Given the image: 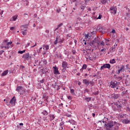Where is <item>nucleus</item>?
I'll use <instances>...</instances> for the list:
<instances>
[{
  "label": "nucleus",
  "instance_id": "nucleus-38",
  "mask_svg": "<svg viewBox=\"0 0 130 130\" xmlns=\"http://www.w3.org/2000/svg\"><path fill=\"white\" fill-rule=\"evenodd\" d=\"M62 40H61V39H58V43H62Z\"/></svg>",
  "mask_w": 130,
  "mask_h": 130
},
{
  "label": "nucleus",
  "instance_id": "nucleus-11",
  "mask_svg": "<svg viewBox=\"0 0 130 130\" xmlns=\"http://www.w3.org/2000/svg\"><path fill=\"white\" fill-rule=\"evenodd\" d=\"M84 36H85V39L86 40H89L91 39V34L87 33V34H84Z\"/></svg>",
  "mask_w": 130,
  "mask_h": 130
},
{
  "label": "nucleus",
  "instance_id": "nucleus-3",
  "mask_svg": "<svg viewBox=\"0 0 130 130\" xmlns=\"http://www.w3.org/2000/svg\"><path fill=\"white\" fill-rule=\"evenodd\" d=\"M110 87H111V88H113L114 89H115V90H118V87H117V82H111L110 83Z\"/></svg>",
  "mask_w": 130,
  "mask_h": 130
},
{
  "label": "nucleus",
  "instance_id": "nucleus-19",
  "mask_svg": "<svg viewBox=\"0 0 130 130\" xmlns=\"http://www.w3.org/2000/svg\"><path fill=\"white\" fill-rule=\"evenodd\" d=\"M9 73V70H6L2 74V77H5V76H7Z\"/></svg>",
  "mask_w": 130,
  "mask_h": 130
},
{
  "label": "nucleus",
  "instance_id": "nucleus-2",
  "mask_svg": "<svg viewBox=\"0 0 130 130\" xmlns=\"http://www.w3.org/2000/svg\"><path fill=\"white\" fill-rule=\"evenodd\" d=\"M16 91L20 93L21 95V94H24V93H25L26 89H25L23 86H17Z\"/></svg>",
  "mask_w": 130,
  "mask_h": 130
},
{
  "label": "nucleus",
  "instance_id": "nucleus-10",
  "mask_svg": "<svg viewBox=\"0 0 130 130\" xmlns=\"http://www.w3.org/2000/svg\"><path fill=\"white\" fill-rule=\"evenodd\" d=\"M53 69L54 74L55 75H59V72H58V69L57 68V67H56V66L53 67Z\"/></svg>",
  "mask_w": 130,
  "mask_h": 130
},
{
  "label": "nucleus",
  "instance_id": "nucleus-31",
  "mask_svg": "<svg viewBox=\"0 0 130 130\" xmlns=\"http://www.w3.org/2000/svg\"><path fill=\"white\" fill-rule=\"evenodd\" d=\"M110 63H115V59H113L110 60Z\"/></svg>",
  "mask_w": 130,
  "mask_h": 130
},
{
  "label": "nucleus",
  "instance_id": "nucleus-8",
  "mask_svg": "<svg viewBox=\"0 0 130 130\" xmlns=\"http://www.w3.org/2000/svg\"><path fill=\"white\" fill-rule=\"evenodd\" d=\"M10 104H11L12 106H15V104L16 103V99H15V96H14L9 102Z\"/></svg>",
  "mask_w": 130,
  "mask_h": 130
},
{
  "label": "nucleus",
  "instance_id": "nucleus-61",
  "mask_svg": "<svg viewBox=\"0 0 130 130\" xmlns=\"http://www.w3.org/2000/svg\"><path fill=\"white\" fill-rule=\"evenodd\" d=\"M120 117L121 118H123V115H121L120 116Z\"/></svg>",
  "mask_w": 130,
  "mask_h": 130
},
{
  "label": "nucleus",
  "instance_id": "nucleus-43",
  "mask_svg": "<svg viewBox=\"0 0 130 130\" xmlns=\"http://www.w3.org/2000/svg\"><path fill=\"white\" fill-rule=\"evenodd\" d=\"M61 26H62V23H60L59 24H58L57 27L58 28H59V27H61Z\"/></svg>",
  "mask_w": 130,
  "mask_h": 130
},
{
  "label": "nucleus",
  "instance_id": "nucleus-53",
  "mask_svg": "<svg viewBox=\"0 0 130 130\" xmlns=\"http://www.w3.org/2000/svg\"><path fill=\"white\" fill-rule=\"evenodd\" d=\"M44 121H47V119L46 118H43Z\"/></svg>",
  "mask_w": 130,
  "mask_h": 130
},
{
  "label": "nucleus",
  "instance_id": "nucleus-60",
  "mask_svg": "<svg viewBox=\"0 0 130 130\" xmlns=\"http://www.w3.org/2000/svg\"><path fill=\"white\" fill-rule=\"evenodd\" d=\"M4 14V11H2L1 13H0V15H3Z\"/></svg>",
  "mask_w": 130,
  "mask_h": 130
},
{
  "label": "nucleus",
  "instance_id": "nucleus-22",
  "mask_svg": "<svg viewBox=\"0 0 130 130\" xmlns=\"http://www.w3.org/2000/svg\"><path fill=\"white\" fill-rule=\"evenodd\" d=\"M87 69V65L86 64H83L82 66V68L81 69H80V72L81 73H83V70H86Z\"/></svg>",
  "mask_w": 130,
  "mask_h": 130
},
{
  "label": "nucleus",
  "instance_id": "nucleus-36",
  "mask_svg": "<svg viewBox=\"0 0 130 130\" xmlns=\"http://www.w3.org/2000/svg\"><path fill=\"white\" fill-rule=\"evenodd\" d=\"M30 43H27V44L25 45V48H27L30 46Z\"/></svg>",
  "mask_w": 130,
  "mask_h": 130
},
{
  "label": "nucleus",
  "instance_id": "nucleus-29",
  "mask_svg": "<svg viewBox=\"0 0 130 130\" xmlns=\"http://www.w3.org/2000/svg\"><path fill=\"white\" fill-rule=\"evenodd\" d=\"M25 51H26V50H24L23 51H19L18 52V53H20V54H23V53H25Z\"/></svg>",
  "mask_w": 130,
  "mask_h": 130
},
{
  "label": "nucleus",
  "instance_id": "nucleus-42",
  "mask_svg": "<svg viewBox=\"0 0 130 130\" xmlns=\"http://www.w3.org/2000/svg\"><path fill=\"white\" fill-rule=\"evenodd\" d=\"M119 42V40L118 39H116V42L115 43L116 46H117V44L116 43H118Z\"/></svg>",
  "mask_w": 130,
  "mask_h": 130
},
{
  "label": "nucleus",
  "instance_id": "nucleus-21",
  "mask_svg": "<svg viewBox=\"0 0 130 130\" xmlns=\"http://www.w3.org/2000/svg\"><path fill=\"white\" fill-rule=\"evenodd\" d=\"M105 43L106 45H110V40H107V39H105Z\"/></svg>",
  "mask_w": 130,
  "mask_h": 130
},
{
  "label": "nucleus",
  "instance_id": "nucleus-50",
  "mask_svg": "<svg viewBox=\"0 0 130 130\" xmlns=\"http://www.w3.org/2000/svg\"><path fill=\"white\" fill-rule=\"evenodd\" d=\"M20 69H25V67H24V66H20Z\"/></svg>",
  "mask_w": 130,
  "mask_h": 130
},
{
  "label": "nucleus",
  "instance_id": "nucleus-16",
  "mask_svg": "<svg viewBox=\"0 0 130 130\" xmlns=\"http://www.w3.org/2000/svg\"><path fill=\"white\" fill-rule=\"evenodd\" d=\"M83 84H85V85H86L87 86H89V84H90V82L87 79H83Z\"/></svg>",
  "mask_w": 130,
  "mask_h": 130
},
{
  "label": "nucleus",
  "instance_id": "nucleus-40",
  "mask_svg": "<svg viewBox=\"0 0 130 130\" xmlns=\"http://www.w3.org/2000/svg\"><path fill=\"white\" fill-rule=\"evenodd\" d=\"M63 124H64V122H63V121H62L60 123V126H62V125H63Z\"/></svg>",
  "mask_w": 130,
  "mask_h": 130
},
{
  "label": "nucleus",
  "instance_id": "nucleus-54",
  "mask_svg": "<svg viewBox=\"0 0 130 130\" xmlns=\"http://www.w3.org/2000/svg\"><path fill=\"white\" fill-rule=\"evenodd\" d=\"M106 50V49H101V51H105Z\"/></svg>",
  "mask_w": 130,
  "mask_h": 130
},
{
  "label": "nucleus",
  "instance_id": "nucleus-56",
  "mask_svg": "<svg viewBox=\"0 0 130 130\" xmlns=\"http://www.w3.org/2000/svg\"><path fill=\"white\" fill-rule=\"evenodd\" d=\"M87 11H89V12H91V8H87Z\"/></svg>",
  "mask_w": 130,
  "mask_h": 130
},
{
  "label": "nucleus",
  "instance_id": "nucleus-27",
  "mask_svg": "<svg viewBox=\"0 0 130 130\" xmlns=\"http://www.w3.org/2000/svg\"><path fill=\"white\" fill-rule=\"evenodd\" d=\"M100 45H103V46H105V42H104L103 41H102L101 42H100Z\"/></svg>",
  "mask_w": 130,
  "mask_h": 130
},
{
  "label": "nucleus",
  "instance_id": "nucleus-44",
  "mask_svg": "<svg viewBox=\"0 0 130 130\" xmlns=\"http://www.w3.org/2000/svg\"><path fill=\"white\" fill-rule=\"evenodd\" d=\"M101 18H102V15H100L99 16V17L97 18V19H101Z\"/></svg>",
  "mask_w": 130,
  "mask_h": 130
},
{
  "label": "nucleus",
  "instance_id": "nucleus-57",
  "mask_svg": "<svg viewBox=\"0 0 130 130\" xmlns=\"http://www.w3.org/2000/svg\"><path fill=\"white\" fill-rule=\"evenodd\" d=\"M45 32H46L47 34H48V33H49V30H45Z\"/></svg>",
  "mask_w": 130,
  "mask_h": 130
},
{
  "label": "nucleus",
  "instance_id": "nucleus-59",
  "mask_svg": "<svg viewBox=\"0 0 130 130\" xmlns=\"http://www.w3.org/2000/svg\"><path fill=\"white\" fill-rule=\"evenodd\" d=\"M91 33L92 34H95V33H96V30L92 31Z\"/></svg>",
  "mask_w": 130,
  "mask_h": 130
},
{
  "label": "nucleus",
  "instance_id": "nucleus-13",
  "mask_svg": "<svg viewBox=\"0 0 130 130\" xmlns=\"http://www.w3.org/2000/svg\"><path fill=\"white\" fill-rule=\"evenodd\" d=\"M68 67V63L66 61H63L62 63V68L63 70H66Z\"/></svg>",
  "mask_w": 130,
  "mask_h": 130
},
{
  "label": "nucleus",
  "instance_id": "nucleus-62",
  "mask_svg": "<svg viewBox=\"0 0 130 130\" xmlns=\"http://www.w3.org/2000/svg\"><path fill=\"white\" fill-rule=\"evenodd\" d=\"M60 128H61V130H64L63 129V127H62V126H60Z\"/></svg>",
  "mask_w": 130,
  "mask_h": 130
},
{
  "label": "nucleus",
  "instance_id": "nucleus-14",
  "mask_svg": "<svg viewBox=\"0 0 130 130\" xmlns=\"http://www.w3.org/2000/svg\"><path fill=\"white\" fill-rule=\"evenodd\" d=\"M121 72H124V66L122 65L121 66L120 69L118 71L117 74H120Z\"/></svg>",
  "mask_w": 130,
  "mask_h": 130
},
{
  "label": "nucleus",
  "instance_id": "nucleus-4",
  "mask_svg": "<svg viewBox=\"0 0 130 130\" xmlns=\"http://www.w3.org/2000/svg\"><path fill=\"white\" fill-rule=\"evenodd\" d=\"M113 125H114V123H113V121H111L108 123H106L105 124V127L111 128Z\"/></svg>",
  "mask_w": 130,
  "mask_h": 130
},
{
  "label": "nucleus",
  "instance_id": "nucleus-45",
  "mask_svg": "<svg viewBox=\"0 0 130 130\" xmlns=\"http://www.w3.org/2000/svg\"><path fill=\"white\" fill-rule=\"evenodd\" d=\"M5 52V51H4V50H1V51H0V54L1 55H2L3 53H4Z\"/></svg>",
  "mask_w": 130,
  "mask_h": 130
},
{
  "label": "nucleus",
  "instance_id": "nucleus-52",
  "mask_svg": "<svg viewBox=\"0 0 130 130\" xmlns=\"http://www.w3.org/2000/svg\"><path fill=\"white\" fill-rule=\"evenodd\" d=\"M36 45H37V43H35V45H34V46H32L31 47V48H33V47H35V46H36Z\"/></svg>",
  "mask_w": 130,
  "mask_h": 130
},
{
  "label": "nucleus",
  "instance_id": "nucleus-33",
  "mask_svg": "<svg viewBox=\"0 0 130 130\" xmlns=\"http://www.w3.org/2000/svg\"><path fill=\"white\" fill-rule=\"evenodd\" d=\"M17 16H14L12 17L13 19V21H15L16 20H17Z\"/></svg>",
  "mask_w": 130,
  "mask_h": 130
},
{
  "label": "nucleus",
  "instance_id": "nucleus-39",
  "mask_svg": "<svg viewBox=\"0 0 130 130\" xmlns=\"http://www.w3.org/2000/svg\"><path fill=\"white\" fill-rule=\"evenodd\" d=\"M71 94H75V90L73 89H71Z\"/></svg>",
  "mask_w": 130,
  "mask_h": 130
},
{
  "label": "nucleus",
  "instance_id": "nucleus-64",
  "mask_svg": "<svg viewBox=\"0 0 130 130\" xmlns=\"http://www.w3.org/2000/svg\"><path fill=\"white\" fill-rule=\"evenodd\" d=\"M81 84V82H78V84L79 86H80Z\"/></svg>",
  "mask_w": 130,
  "mask_h": 130
},
{
  "label": "nucleus",
  "instance_id": "nucleus-20",
  "mask_svg": "<svg viewBox=\"0 0 130 130\" xmlns=\"http://www.w3.org/2000/svg\"><path fill=\"white\" fill-rule=\"evenodd\" d=\"M42 46L43 47V49H44V48H46V51H48V49H49V46L48 45H43Z\"/></svg>",
  "mask_w": 130,
  "mask_h": 130
},
{
  "label": "nucleus",
  "instance_id": "nucleus-5",
  "mask_svg": "<svg viewBox=\"0 0 130 130\" xmlns=\"http://www.w3.org/2000/svg\"><path fill=\"white\" fill-rule=\"evenodd\" d=\"M22 58L24 60H28L30 59V58H31V56H30V54H29V53H27L23 55Z\"/></svg>",
  "mask_w": 130,
  "mask_h": 130
},
{
  "label": "nucleus",
  "instance_id": "nucleus-6",
  "mask_svg": "<svg viewBox=\"0 0 130 130\" xmlns=\"http://www.w3.org/2000/svg\"><path fill=\"white\" fill-rule=\"evenodd\" d=\"M121 96L123 97V98H128V91L127 90L123 91L121 93Z\"/></svg>",
  "mask_w": 130,
  "mask_h": 130
},
{
  "label": "nucleus",
  "instance_id": "nucleus-28",
  "mask_svg": "<svg viewBox=\"0 0 130 130\" xmlns=\"http://www.w3.org/2000/svg\"><path fill=\"white\" fill-rule=\"evenodd\" d=\"M42 113L44 115H47L48 114V113L47 112V111L46 110L44 111L43 112H42Z\"/></svg>",
  "mask_w": 130,
  "mask_h": 130
},
{
  "label": "nucleus",
  "instance_id": "nucleus-63",
  "mask_svg": "<svg viewBox=\"0 0 130 130\" xmlns=\"http://www.w3.org/2000/svg\"><path fill=\"white\" fill-rule=\"evenodd\" d=\"M19 125L23 126V125H24V124L23 123H19Z\"/></svg>",
  "mask_w": 130,
  "mask_h": 130
},
{
  "label": "nucleus",
  "instance_id": "nucleus-34",
  "mask_svg": "<svg viewBox=\"0 0 130 130\" xmlns=\"http://www.w3.org/2000/svg\"><path fill=\"white\" fill-rule=\"evenodd\" d=\"M12 43H13V42H8L7 43V46H10V45H11Z\"/></svg>",
  "mask_w": 130,
  "mask_h": 130
},
{
  "label": "nucleus",
  "instance_id": "nucleus-48",
  "mask_svg": "<svg viewBox=\"0 0 130 130\" xmlns=\"http://www.w3.org/2000/svg\"><path fill=\"white\" fill-rule=\"evenodd\" d=\"M14 29H15V27H10V30H11V31H13V30H14Z\"/></svg>",
  "mask_w": 130,
  "mask_h": 130
},
{
  "label": "nucleus",
  "instance_id": "nucleus-58",
  "mask_svg": "<svg viewBox=\"0 0 130 130\" xmlns=\"http://www.w3.org/2000/svg\"><path fill=\"white\" fill-rule=\"evenodd\" d=\"M58 28H59V27H58V26H57V27L54 30V31H56V30H58Z\"/></svg>",
  "mask_w": 130,
  "mask_h": 130
},
{
  "label": "nucleus",
  "instance_id": "nucleus-1",
  "mask_svg": "<svg viewBox=\"0 0 130 130\" xmlns=\"http://www.w3.org/2000/svg\"><path fill=\"white\" fill-rule=\"evenodd\" d=\"M99 45H100L99 38H95L91 42L88 44L87 46H88V48L87 49H88V50H91V47L92 48H96V47H99Z\"/></svg>",
  "mask_w": 130,
  "mask_h": 130
},
{
  "label": "nucleus",
  "instance_id": "nucleus-35",
  "mask_svg": "<svg viewBox=\"0 0 130 130\" xmlns=\"http://www.w3.org/2000/svg\"><path fill=\"white\" fill-rule=\"evenodd\" d=\"M21 33H22V35H23L24 36H25V35H27V32L25 31H22L21 32Z\"/></svg>",
  "mask_w": 130,
  "mask_h": 130
},
{
  "label": "nucleus",
  "instance_id": "nucleus-18",
  "mask_svg": "<svg viewBox=\"0 0 130 130\" xmlns=\"http://www.w3.org/2000/svg\"><path fill=\"white\" fill-rule=\"evenodd\" d=\"M66 122H70L71 123V124H72L73 125L76 124V121H75V120L71 119V120H69L67 121H66Z\"/></svg>",
  "mask_w": 130,
  "mask_h": 130
},
{
  "label": "nucleus",
  "instance_id": "nucleus-7",
  "mask_svg": "<svg viewBox=\"0 0 130 130\" xmlns=\"http://www.w3.org/2000/svg\"><path fill=\"white\" fill-rule=\"evenodd\" d=\"M110 64H104L103 66H101V70H104V69H110Z\"/></svg>",
  "mask_w": 130,
  "mask_h": 130
},
{
  "label": "nucleus",
  "instance_id": "nucleus-12",
  "mask_svg": "<svg viewBox=\"0 0 130 130\" xmlns=\"http://www.w3.org/2000/svg\"><path fill=\"white\" fill-rule=\"evenodd\" d=\"M110 11H112L111 13H114V14H116V11H117V9L115 7H112L110 8Z\"/></svg>",
  "mask_w": 130,
  "mask_h": 130
},
{
  "label": "nucleus",
  "instance_id": "nucleus-47",
  "mask_svg": "<svg viewBox=\"0 0 130 130\" xmlns=\"http://www.w3.org/2000/svg\"><path fill=\"white\" fill-rule=\"evenodd\" d=\"M98 94H99V92H98V91H96V92L93 93L94 95H98Z\"/></svg>",
  "mask_w": 130,
  "mask_h": 130
},
{
  "label": "nucleus",
  "instance_id": "nucleus-55",
  "mask_svg": "<svg viewBox=\"0 0 130 130\" xmlns=\"http://www.w3.org/2000/svg\"><path fill=\"white\" fill-rule=\"evenodd\" d=\"M111 33H115V30L113 29L112 30Z\"/></svg>",
  "mask_w": 130,
  "mask_h": 130
},
{
  "label": "nucleus",
  "instance_id": "nucleus-23",
  "mask_svg": "<svg viewBox=\"0 0 130 130\" xmlns=\"http://www.w3.org/2000/svg\"><path fill=\"white\" fill-rule=\"evenodd\" d=\"M91 99H92V98H85V100L86 101V102H90L91 101Z\"/></svg>",
  "mask_w": 130,
  "mask_h": 130
},
{
  "label": "nucleus",
  "instance_id": "nucleus-9",
  "mask_svg": "<svg viewBox=\"0 0 130 130\" xmlns=\"http://www.w3.org/2000/svg\"><path fill=\"white\" fill-rule=\"evenodd\" d=\"M86 9V6L83 5H81L79 8V10L81 11V13L79 14V15L81 16L82 15V12H84V10Z\"/></svg>",
  "mask_w": 130,
  "mask_h": 130
},
{
  "label": "nucleus",
  "instance_id": "nucleus-24",
  "mask_svg": "<svg viewBox=\"0 0 130 130\" xmlns=\"http://www.w3.org/2000/svg\"><path fill=\"white\" fill-rule=\"evenodd\" d=\"M21 30H23L24 32H26L27 31V28L25 26L22 25L21 26Z\"/></svg>",
  "mask_w": 130,
  "mask_h": 130
},
{
  "label": "nucleus",
  "instance_id": "nucleus-32",
  "mask_svg": "<svg viewBox=\"0 0 130 130\" xmlns=\"http://www.w3.org/2000/svg\"><path fill=\"white\" fill-rule=\"evenodd\" d=\"M2 48H5V49H9L10 48V46H2Z\"/></svg>",
  "mask_w": 130,
  "mask_h": 130
},
{
  "label": "nucleus",
  "instance_id": "nucleus-30",
  "mask_svg": "<svg viewBox=\"0 0 130 130\" xmlns=\"http://www.w3.org/2000/svg\"><path fill=\"white\" fill-rule=\"evenodd\" d=\"M57 42H58V38H56V40L54 42V44L56 45V44H57Z\"/></svg>",
  "mask_w": 130,
  "mask_h": 130
},
{
  "label": "nucleus",
  "instance_id": "nucleus-37",
  "mask_svg": "<svg viewBox=\"0 0 130 130\" xmlns=\"http://www.w3.org/2000/svg\"><path fill=\"white\" fill-rule=\"evenodd\" d=\"M6 103L7 105H8V106H10V102H9V100H7Z\"/></svg>",
  "mask_w": 130,
  "mask_h": 130
},
{
  "label": "nucleus",
  "instance_id": "nucleus-25",
  "mask_svg": "<svg viewBox=\"0 0 130 130\" xmlns=\"http://www.w3.org/2000/svg\"><path fill=\"white\" fill-rule=\"evenodd\" d=\"M116 45H114L113 46V47H112V52H114L115 51V48L116 47Z\"/></svg>",
  "mask_w": 130,
  "mask_h": 130
},
{
  "label": "nucleus",
  "instance_id": "nucleus-17",
  "mask_svg": "<svg viewBox=\"0 0 130 130\" xmlns=\"http://www.w3.org/2000/svg\"><path fill=\"white\" fill-rule=\"evenodd\" d=\"M122 122H123V123H124L125 124H127V123H129L130 121L129 120H128V119H124L122 121Z\"/></svg>",
  "mask_w": 130,
  "mask_h": 130
},
{
  "label": "nucleus",
  "instance_id": "nucleus-41",
  "mask_svg": "<svg viewBox=\"0 0 130 130\" xmlns=\"http://www.w3.org/2000/svg\"><path fill=\"white\" fill-rule=\"evenodd\" d=\"M118 109H120V108H122V106H121V105H119L118 106H117Z\"/></svg>",
  "mask_w": 130,
  "mask_h": 130
},
{
  "label": "nucleus",
  "instance_id": "nucleus-46",
  "mask_svg": "<svg viewBox=\"0 0 130 130\" xmlns=\"http://www.w3.org/2000/svg\"><path fill=\"white\" fill-rule=\"evenodd\" d=\"M68 99H69V100H72V96H68Z\"/></svg>",
  "mask_w": 130,
  "mask_h": 130
},
{
  "label": "nucleus",
  "instance_id": "nucleus-15",
  "mask_svg": "<svg viewBox=\"0 0 130 130\" xmlns=\"http://www.w3.org/2000/svg\"><path fill=\"white\" fill-rule=\"evenodd\" d=\"M119 97V94H112L111 95V98L112 99H117V98H118Z\"/></svg>",
  "mask_w": 130,
  "mask_h": 130
},
{
  "label": "nucleus",
  "instance_id": "nucleus-49",
  "mask_svg": "<svg viewBox=\"0 0 130 130\" xmlns=\"http://www.w3.org/2000/svg\"><path fill=\"white\" fill-rule=\"evenodd\" d=\"M44 79H42V80L40 81V83H44Z\"/></svg>",
  "mask_w": 130,
  "mask_h": 130
},
{
  "label": "nucleus",
  "instance_id": "nucleus-26",
  "mask_svg": "<svg viewBox=\"0 0 130 130\" xmlns=\"http://www.w3.org/2000/svg\"><path fill=\"white\" fill-rule=\"evenodd\" d=\"M55 117L53 115H50V120H53V119H54Z\"/></svg>",
  "mask_w": 130,
  "mask_h": 130
},
{
  "label": "nucleus",
  "instance_id": "nucleus-51",
  "mask_svg": "<svg viewBox=\"0 0 130 130\" xmlns=\"http://www.w3.org/2000/svg\"><path fill=\"white\" fill-rule=\"evenodd\" d=\"M89 84H90V85H91L92 86H93V85H94V82H92L90 81V82H89Z\"/></svg>",
  "mask_w": 130,
  "mask_h": 130
}]
</instances>
